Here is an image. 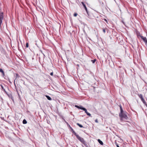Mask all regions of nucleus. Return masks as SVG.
Returning a JSON list of instances; mask_svg holds the SVG:
<instances>
[{
	"instance_id": "obj_22",
	"label": "nucleus",
	"mask_w": 147,
	"mask_h": 147,
	"mask_svg": "<svg viewBox=\"0 0 147 147\" xmlns=\"http://www.w3.org/2000/svg\"><path fill=\"white\" fill-rule=\"evenodd\" d=\"M77 15H78L77 13H75L74 14V16L75 17H76L77 16Z\"/></svg>"
},
{
	"instance_id": "obj_21",
	"label": "nucleus",
	"mask_w": 147,
	"mask_h": 147,
	"mask_svg": "<svg viewBox=\"0 0 147 147\" xmlns=\"http://www.w3.org/2000/svg\"><path fill=\"white\" fill-rule=\"evenodd\" d=\"M3 13L1 11V9L0 8V14Z\"/></svg>"
},
{
	"instance_id": "obj_10",
	"label": "nucleus",
	"mask_w": 147,
	"mask_h": 147,
	"mask_svg": "<svg viewBox=\"0 0 147 147\" xmlns=\"http://www.w3.org/2000/svg\"><path fill=\"white\" fill-rule=\"evenodd\" d=\"M0 72L2 73L3 76H4L5 75L4 72L2 69H0Z\"/></svg>"
},
{
	"instance_id": "obj_24",
	"label": "nucleus",
	"mask_w": 147,
	"mask_h": 147,
	"mask_svg": "<svg viewBox=\"0 0 147 147\" xmlns=\"http://www.w3.org/2000/svg\"><path fill=\"white\" fill-rule=\"evenodd\" d=\"M75 107H76L77 108H78L79 109V108H80V107L79 106H78V105H75Z\"/></svg>"
},
{
	"instance_id": "obj_32",
	"label": "nucleus",
	"mask_w": 147,
	"mask_h": 147,
	"mask_svg": "<svg viewBox=\"0 0 147 147\" xmlns=\"http://www.w3.org/2000/svg\"><path fill=\"white\" fill-rule=\"evenodd\" d=\"M71 130H72V131H74V130H73V129H72V128L71 129Z\"/></svg>"
},
{
	"instance_id": "obj_25",
	"label": "nucleus",
	"mask_w": 147,
	"mask_h": 147,
	"mask_svg": "<svg viewBox=\"0 0 147 147\" xmlns=\"http://www.w3.org/2000/svg\"><path fill=\"white\" fill-rule=\"evenodd\" d=\"M50 75L51 76H53V72H51V73H50Z\"/></svg>"
},
{
	"instance_id": "obj_35",
	"label": "nucleus",
	"mask_w": 147,
	"mask_h": 147,
	"mask_svg": "<svg viewBox=\"0 0 147 147\" xmlns=\"http://www.w3.org/2000/svg\"><path fill=\"white\" fill-rule=\"evenodd\" d=\"M107 21L106 20H105V21Z\"/></svg>"
},
{
	"instance_id": "obj_33",
	"label": "nucleus",
	"mask_w": 147,
	"mask_h": 147,
	"mask_svg": "<svg viewBox=\"0 0 147 147\" xmlns=\"http://www.w3.org/2000/svg\"><path fill=\"white\" fill-rule=\"evenodd\" d=\"M40 57H39V60H40Z\"/></svg>"
},
{
	"instance_id": "obj_8",
	"label": "nucleus",
	"mask_w": 147,
	"mask_h": 147,
	"mask_svg": "<svg viewBox=\"0 0 147 147\" xmlns=\"http://www.w3.org/2000/svg\"><path fill=\"white\" fill-rule=\"evenodd\" d=\"M8 96L13 101V97L11 94H9V95H8Z\"/></svg>"
},
{
	"instance_id": "obj_31",
	"label": "nucleus",
	"mask_w": 147,
	"mask_h": 147,
	"mask_svg": "<svg viewBox=\"0 0 147 147\" xmlns=\"http://www.w3.org/2000/svg\"><path fill=\"white\" fill-rule=\"evenodd\" d=\"M144 104L147 107V104H146H146Z\"/></svg>"
},
{
	"instance_id": "obj_34",
	"label": "nucleus",
	"mask_w": 147,
	"mask_h": 147,
	"mask_svg": "<svg viewBox=\"0 0 147 147\" xmlns=\"http://www.w3.org/2000/svg\"><path fill=\"white\" fill-rule=\"evenodd\" d=\"M64 121H65V122H66V123H67L66 121L64 119Z\"/></svg>"
},
{
	"instance_id": "obj_23",
	"label": "nucleus",
	"mask_w": 147,
	"mask_h": 147,
	"mask_svg": "<svg viewBox=\"0 0 147 147\" xmlns=\"http://www.w3.org/2000/svg\"><path fill=\"white\" fill-rule=\"evenodd\" d=\"M42 53L43 55V58L44 59L45 58V55L42 53Z\"/></svg>"
},
{
	"instance_id": "obj_28",
	"label": "nucleus",
	"mask_w": 147,
	"mask_h": 147,
	"mask_svg": "<svg viewBox=\"0 0 147 147\" xmlns=\"http://www.w3.org/2000/svg\"><path fill=\"white\" fill-rule=\"evenodd\" d=\"M119 107L120 109V110L122 109V107L121 105H120Z\"/></svg>"
},
{
	"instance_id": "obj_15",
	"label": "nucleus",
	"mask_w": 147,
	"mask_h": 147,
	"mask_svg": "<svg viewBox=\"0 0 147 147\" xmlns=\"http://www.w3.org/2000/svg\"><path fill=\"white\" fill-rule=\"evenodd\" d=\"M121 110V112L120 113H119V114H122V113H124L125 112L123 111V109H121L120 110Z\"/></svg>"
},
{
	"instance_id": "obj_29",
	"label": "nucleus",
	"mask_w": 147,
	"mask_h": 147,
	"mask_svg": "<svg viewBox=\"0 0 147 147\" xmlns=\"http://www.w3.org/2000/svg\"><path fill=\"white\" fill-rule=\"evenodd\" d=\"M16 75L17 78L18 76V75L17 74H16Z\"/></svg>"
},
{
	"instance_id": "obj_9",
	"label": "nucleus",
	"mask_w": 147,
	"mask_h": 147,
	"mask_svg": "<svg viewBox=\"0 0 147 147\" xmlns=\"http://www.w3.org/2000/svg\"><path fill=\"white\" fill-rule=\"evenodd\" d=\"M98 142L101 145H103V142L100 139H98Z\"/></svg>"
},
{
	"instance_id": "obj_4",
	"label": "nucleus",
	"mask_w": 147,
	"mask_h": 147,
	"mask_svg": "<svg viewBox=\"0 0 147 147\" xmlns=\"http://www.w3.org/2000/svg\"><path fill=\"white\" fill-rule=\"evenodd\" d=\"M141 39L143 40V41L145 42L146 45H147V39L146 37H144L143 36H141Z\"/></svg>"
},
{
	"instance_id": "obj_20",
	"label": "nucleus",
	"mask_w": 147,
	"mask_h": 147,
	"mask_svg": "<svg viewBox=\"0 0 147 147\" xmlns=\"http://www.w3.org/2000/svg\"><path fill=\"white\" fill-rule=\"evenodd\" d=\"M26 47H27V48L28 47V43H27L26 44Z\"/></svg>"
},
{
	"instance_id": "obj_12",
	"label": "nucleus",
	"mask_w": 147,
	"mask_h": 147,
	"mask_svg": "<svg viewBox=\"0 0 147 147\" xmlns=\"http://www.w3.org/2000/svg\"><path fill=\"white\" fill-rule=\"evenodd\" d=\"M46 96L48 100H51V98L49 96H47V95H46Z\"/></svg>"
},
{
	"instance_id": "obj_19",
	"label": "nucleus",
	"mask_w": 147,
	"mask_h": 147,
	"mask_svg": "<svg viewBox=\"0 0 147 147\" xmlns=\"http://www.w3.org/2000/svg\"><path fill=\"white\" fill-rule=\"evenodd\" d=\"M96 61V59H95L93 60H92L91 61H92V63H95V62Z\"/></svg>"
},
{
	"instance_id": "obj_11",
	"label": "nucleus",
	"mask_w": 147,
	"mask_h": 147,
	"mask_svg": "<svg viewBox=\"0 0 147 147\" xmlns=\"http://www.w3.org/2000/svg\"><path fill=\"white\" fill-rule=\"evenodd\" d=\"M137 36L138 38H139L140 37L141 38V36H142L140 35V34L139 33H137Z\"/></svg>"
},
{
	"instance_id": "obj_30",
	"label": "nucleus",
	"mask_w": 147,
	"mask_h": 147,
	"mask_svg": "<svg viewBox=\"0 0 147 147\" xmlns=\"http://www.w3.org/2000/svg\"><path fill=\"white\" fill-rule=\"evenodd\" d=\"M116 145L117 147H119V145H118V144L117 143H116Z\"/></svg>"
},
{
	"instance_id": "obj_1",
	"label": "nucleus",
	"mask_w": 147,
	"mask_h": 147,
	"mask_svg": "<svg viewBox=\"0 0 147 147\" xmlns=\"http://www.w3.org/2000/svg\"><path fill=\"white\" fill-rule=\"evenodd\" d=\"M119 116L120 117V120L121 121L124 120H127L128 119L126 112L122 114H119Z\"/></svg>"
},
{
	"instance_id": "obj_13",
	"label": "nucleus",
	"mask_w": 147,
	"mask_h": 147,
	"mask_svg": "<svg viewBox=\"0 0 147 147\" xmlns=\"http://www.w3.org/2000/svg\"><path fill=\"white\" fill-rule=\"evenodd\" d=\"M77 124L80 127L82 128L83 127V126L82 125H81L78 123H77Z\"/></svg>"
},
{
	"instance_id": "obj_36",
	"label": "nucleus",
	"mask_w": 147,
	"mask_h": 147,
	"mask_svg": "<svg viewBox=\"0 0 147 147\" xmlns=\"http://www.w3.org/2000/svg\"><path fill=\"white\" fill-rule=\"evenodd\" d=\"M107 21L106 20H105V21Z\"/></svg>"
},
{
	"instance_id": "obj_17",
	"label": "nucleus",
	"mask_w": 147,
	"mask_h": 147,
	"mask_svg": "<svg viewBox=\"0 0 147 147\" xmlns=\"http://www.w3.org/2000/svg\"><path fill=\"white\" fill-rule=\"evenodd\" d=\"M1 88H2V89H3L4 91L5 92V90L3 86L2 85H1Z\"/></svg>"
},
{
	"instance_id": "obj_7",
	"label": "nucleus",
	"mask_w": 147,
	"mask_h": 147,
	"mask_svg": "<svg viewBox=\"0 0 147 147\" xmlns=\"http://www.w3.org/2000/svg\"><path fill=\"white\" fill-rule=\"evenodd\" d=\"M83 109H84L83 110L85 111V113L87 114V115H88L91 117V115L87 112V110L85 108H83Z\"/></svg>"
},
{
	"instance_id": "obj_5",
	"label": "nucleus",
	"mask_w": 147,
	"mask_h": 147,
	"mask_svg": "<svg viewBox=\"0 0 147 147\" xmlns=\"http://www.w3.org/2000/svg\"><path fill=\"white\" fill-rule=\"evenodd\" d=\"M3 13L0 14V25L1 26L2 22V20L3 19Z\"/></svg>"
},
{
	"instance_id": "obj_27",
	"label": "nucleus",
	"mask_w": 147,
	"mask_h": 147,
	"mask_svg": "<svg viewBox=\"0 0 147 147\" xmlns=\"http://www.w3.org/2000/svg\"><path fill=\"white\" fill-rule=\"evenodd\" d=\"M103 31L104 33H105V29H103Z\"/></svg>"
},
{
	"instance_id": "obj_26",
	"label": "nucleus",
	"mask_w": 147,
	"mask_h": 147,
	"mask_svg": "<svg viewBox=\"0 0 147 147\" xmlns=\"http://www.w3.org/2000/svg\"><path fill=\"white\" fill-rule=\"evenodd\" d=\"M95 122L96 123H98V120L97 119H96L95 121Z\"/></svg>"
},
{
	"instance_id": "obj_6",
	"label": "nucleus",
	"mask_w": 147,
	"mask_h": 147,
	"mask_svg": "<svg viewBox=\"0 0 147 147\" xmlns=\"http://www.w3.org/2000/svg\"><path fill=\"white\" fill-rule=\"evenodd\" d=\"M82 5H83V7H84L85 10L86 11L87 13L88 14L87 9V7H86V6L85 4H84V3L83 2H82Z\"/></svg>"
},
{
	"instance_id": "obj_2",
	"label": "nucleus",
	"mask_w": 147,
	"mask_h": 147,
	"mask_svg": "<svg viewBox=\"0 0 147 147\" xmlns=\"http://www.w3.org/2000/svg\"><path fill=\"white\" fill-rule=\"evenodd\" d=\"M76 137L81 142L86 146V144L85 143V142L84 141L83 138L79 136L78 135H77Z\"/></svg>"
},
{
	"instance_id": "obj_14",
	"label": "nucleus",
	"mask_w": 147,
	"mask_h": 147,
	"mask_svg": "<svg viewBox=\"0 0 147 147\" xmlns=\"http://www.w3.org/2000/svg\"><path fill=\"white\" fill-rule=\"evenodd\" d=\"M27 123L25 119H24L23 121V123L24 124H26Z\"/></svg>"
},
{
	"instance_id": "obj_18",
	"label": "nucleus",
	"mask_w": 147,
	"mask_h": 147,
	"mask_svg": "<svg viewBox=\"0 0 147 147\" xmlns=\"http://www.w3.org/2000/svg\"><path fill=\"white\" fill-rule=\"evenodd\" d=\"M83 108H84V107H82V106H80V108H79V109H81V110H83Z\"/></svg>"
},
{
	"instance_id": "obj_16",
	"label": "nucleus",
	"mask_w": 147,
	"mask_h": 147,
	"mask_svg": "<svg viewBox=\"0 0 147 147\" xmlns=\"http://www.w3.org/2000/svg\"><path fill=\"white\" fill-rule=\"evenodd\" d=\"M73 133V134H74V135H75V136L76 137L77 136V135H78L75 132V131H72Z\"/></svg>"
},
{
	"instance_id": "obj_3",
	"label": "nucleus",
	"mask_w": 147,
	"mask_h": 147,
	"mask_svg": "<svg viewBox=\"0 0 147 147\" xmlns=\"http://www.w3.org/2000/svg\"><path fill=\"white\" fill-rule=\"evenodd\" d=\"M139 96L141 99V100L142 101L143 103L146 104V102L143 97L142 95V94H140L139 95Z\"/></svg>"
}]
</instances>
